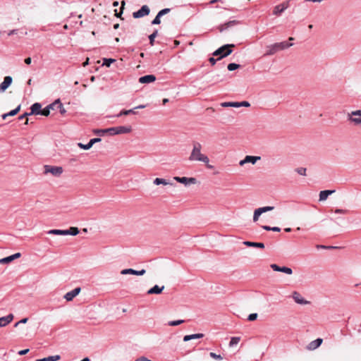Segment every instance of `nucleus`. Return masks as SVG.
I'll return each instance as SVG.
<instances>
[{
    "instance_id": "1",
    "label": "nucleus",
    "mask_w": 361,
    "mask_h": 361,
    "mask_svg": "<svg viewBox=\"0 0 361 361\" xmlns=\"http://www.w3.org/2000/svg\"><path fill=\"white\" fill-rule=\"evenodd\" d=\"M202 145L198 142H194L192 143V149L189 157V160L191 161H201L206 164L207 169H212L214 168L212 165H209V157L202 154Z\"/></svg>"
},
{
    "instance_id": "2",
    "label": "nucleus",
    "mask_w": 361,
    "mask_h": 361,
    "mask_svg": "<svg viewBox=\"0 0 361 361\" xmlns=\"http://www.w3.org/2000/svg\"><path fill=\"white\" fill-rule=\"evenodd\" d=\"M132 128L130 126H117L102 130V133H108L111 135L126 134L130 133Z\"/></svg>"
},
{
    "instance_id": "3",
    "label": "nucleus",
    "mask_w": 361,
    "mask_h": 361,
    "mask_svg": "<svg viewBox=\"0 0 361 361\" xmlns=\"http://www.w3.org/2000/svg\"><path fill=\"white\" fill-rule=\"evenodd\" d=\"M234 47V44L224 45V46L221 47L220 48H219L218 49H216L213 53V55L219 56V57L218 58V59H221L226 57V56H228L229 54H231L232 53L231 47Z\"/></svg>"
},
{
    "instance_id": "4",
    "label": "nucleus",
    "mask_w": 361,
    "mask_h": 361,
    "mask_svg": "<svg viewBox=\"0 0 361 361\" xmlns=\"http://www.w3.org/2000/svg\"><path fill=\"white\" fill-rule=\"evenodd\" d=\"M348 120L355 126H361V110H356L348 113Z\"/></svg>"
},
{
    "instance_id": "5",
    "label": "nucleus",
    "mask_w": 361,
    "mask_h": 361,
    "mask_svg": "<svg viewBox=\"0 0 361 361\" xmlns=\"http://www.w3.org/2000/svg\"><path fill=\"white\" fill-rule=\"evenodd\" d=\"M44 168V173L45 174L51 173V175L56 177L60 176L63 171V168L61 166H53L49 165H45Z\"/></svg>"
},
{
    "instance_id": "6",
    "label": "nucleus",
    "mask_w": 361,
    "mask_h": 361,
    "mask_svg": "<svg viewBox=\"0 0 361 361\" xmlns=\"http://www.w3.org/2000/svg\"><path fill=\"white\" fill-rule=\"evenodd\" d=\"M150 13V9L147 5H144L137 11L133 13L134 18H140L148 16Z\"/></svg>"
},
{
    "instance_id": "7",
    "label": "nucleus",
    "mask_w": 361,
    "mask_h": 361,
    "mask_svg": "<svg viewBox=\"0 0 361 361\" xmlns=\"http://www.w3.org/2000/svg\"><path fill=\"white\" fill-rule=\"evenodd\" d=\"M289 7V1L283 2L274 8L273 14L280 16L286 9Z\"/></svg>"
},
{
    "instance_id": "8",
    "label": "nucleus",
    "mask_w": 361,
    "mask_h": 361,
    "mask_svg": "<svg viewBox=\"0 0 361 361\" xmlns=\"http://www.w3.org/2000/svg\"><path fill=\"white\" fill-rule=\"evenodd\" d=\"M261 157L258 156H250L247 155L243 160L240 161V166H243L247 163H251L255 164L258 160H260Z\"/></svg>"
},
{
    "instance_id": "9",
    "label": "nucleus",
    "mask_w": 361,
    "mask_h": 361,
    "mask_svg": "<svg viewBox=\"0 0 361 361\" xmlns=\"http://www.w3.org/2000/svg\"><path fill=\"white\" fill-rule=\"evenodd\" d=\"M173 178L177 182L185 184V185H189V184H195V183H196V181H197L196 178H195L175 176Z\"/></svg>"
},
{
    "instance_id": "10",
    "label": "nucleus",
    "mask_w": 361,
    "mask_h": 361,
    "mask_svg": "<svg viewBox=\"0 0 361 361\" xmlns=\"http://www.w3.org/2000/svg\"><path fill=\"white\" fill-rule=\"evenodd\" d=\"M81 288H75L73 290L66 293L64 295V298L67 301H71L73 300L75 297H76L80 292Z\"/></svg>"
},
{
    "instance_id": "11",
    "label": "nucleus",
    "mask_w": 361,
    "mask_h": 361,
    "mask_svg": "<svg viewBox=\"0 0 361 361\" xmlns=\"http://www.w3.org/2000/svg\"><path fill=\"white\" fill-rule=\"evenodd\" d=\"M292 298L294 301L300 305H307L309 303V301L306 300L302 298V296L297 291H294L292 294Z\"/></svg>"
},
{
    "instance_id": "12",
    "label": "nucleus",
    "mask_w": 361,
    "mask_h": 361,
    "mask_svg": "<svg viewBox=\"0 0 361 361\" xmlns=\"http://www.w3.org/2000/svg\"><path fill=\"white\" fill-rule=\"evenodd\" d=\"M145 272H146V271L144 269H142L140 271H137V270H135L133 269H125L121 271V274L123 275L133 274V275H137V276H142L145 274Z\"/></svg>"
},
{
    "instance_id": "13",
    "label": "nucleus",
    "mask_w": 361,
    "mask_h": 361,
    "mask_svg": "<svg viewBox=\"0 0 361 361\" xmlns=\"http://www.w3.org/2000/svg\"><path fill=\"white\" fill-rule=\"evenodd\" d=\"M14 318L13 314H9L5 317H0V327H4L10 324Z\"/></svg>"
},
{
    "instance_id": "14",
    "label": "nucleus",
    "mask_w": 361,
    "mask_h": 361,
    "mask_svg": "<svg viewBox=\"0 0 361 361\" xmlns=\"http://www.w3.org/2000/svg\"><path fill=\"white\" fill-rule=\"evenodd\" d=\"M280 51L278 47L277 43H274L269 46L267 47V51L264 54V56H271L276 54L277 51Z\"/></svg>"
},
{
    "instance_id": "15",
    "label": "nucleus",
    "mask_w": 361,
    "mask_h": 361,
    "mask_svg": "<svg viewBox=\"0 0 361 361\" xmlns=\"http://www.w3.org/2000/svg\"><path fill=\"white\" fill-rule=\"evenodd\" d=\"M12 80L11 76H6L4 81L0 84V92H4L11 85Z\"/></svg>"
},
{
    "instance_id": "16",
    "label": "nucleus",
    "mask_w": 361,
    "mask_h": 361,
    "mask_svg": "<svg viewBox=\"0 0 361 361\" xmlns=\"http://www.w3.org/2000/svg\"><path fill=\"white\" fill-rule=\"evenodd\" d=\"M238 23V21H237V20H230V21H228L227 23H225L224 24L220 25L218 27V29H219V32H222L223 31L227 30L230 27L235 25Z\"/></svg>"
},
{
    "instance_id": "17",
    "label": "nucleus",
    "mask_w": 361,
    "mask_h": 361,
    "mask_svg": "<svg viewBox=\"0 0 361 361\" xmlns=\"http://www.w3.org/2000/svg\"><path fill=\"white\" fill-rule=\"evenodd\" d=\"M21 256V254L20 252L15 253L14 255H12L11 256L0 259V264H7L13 260L19 258Z\"/></svg>"
},
{
    "instance_id": "18",
    "label": "nucleus",
    "mask_w": 361,
    "mask_h": 361,
    "mask_svg": "<svg viewBox=\"0 0 361 361\" xmlns=\"http://www.w3.org/2000/svg\"><path fill=\"white\" fill-rule=\"evenodd\" d=\"M156 77L154 75H147L139 78L140 83H150L155 81Z\"/></svg>"
},
{
    "instance_id": "19",
    "label": "nucleus",
    "mask_w": 361,
    "mask_h": 361,
    "mask_svg": "<svg viewBox=\"0 0 361 361\" xmlns=\"http://www.w3.org/2000/svg\"><path fill=\"white\" fill-rule=\"evenodd\" d=\"M41 104L39 103H35L31 106V111L29 113L30 115L35 114L39 115L41 112Z\"/></svg>"
},
{
    "instance_id": "20",
    "label": "nucleus",
    "mask_w": 361,
    "mask_h": 361,
    "mask_svg": "<svg viewBox=\"0 0 361 361\" xmlns=\"http://www.w3.org/2000/svg\"><path fill=\"white\" fill-rule=\"evenodd\" d=\"M323 340L322 338H317L316 340L310 343L308 345L309 350H315L322 343Z\"/></svg>"
},
{
    "instance_id": "21",
    "label": "nucleus",
    "mask_w": 361,
    "mask_h": 361,
    "mask_svg": "<svg viewBox=\"0 0 361 361\" xmlns=\"http://www.w3.org/2000/svg\"><path fill=\"white\" fill-rule=\"evenodd\" d=\"M164 289V286L159 287V286L155 285L154 286L148 290L147 294H160Z\"/></svg>"
},
{
    "instance_id": "22",
    "label": "nucleus",
    "mask_w": 361,
    "mask_h": 361,
    "mask_svg": "<svg viewBox=\"0 0 361 361\" xmlns=\"http://www.w3.org/2000/svg\"><path fill=\"white\" fill-rule=\"evenodd\" d=\"M334 192V190H322L319 192V201H324L327 199L329 195Z\"/></svg>"
},
{
    "instance_id": "23",
    "label": "nucleus",
    "mask_w": 361,
    "mask_h": 361,
    "mask_svg": "<svg viewBox=\"0 0 361 361\" xmlns=\"http://www.w3.org/2000/svg\"><path fill=\"white\" fill-rule=\"evenodd\" d=\"M55 108V104L54 102L49 105H48L47 107H45L43 109H41V112L39 115H43L45 116H47L50 114V109H54Z\"/></svg>"
},
{
    "instance_id": "24",
    "label": "nucleus",
    "mask_w": 361,
    "mask_h": 361,
    "mask_svg": "<svg viewBox=\"0 0 361 361\" xmlns=\"http://www.w3.org/2000/svg\"><path fill=\"white\" fill-rule=\"evenodd\" d=\"M243 244L248 247H258V248H264V244L262 243L245 241V242H243Z\"/></svg>"
},
{
    "instance_id": "25",
    "label": "nucleus",
    "mask_w": 361,
    "mask_h": 361,
    "mask_svg": "<svg viewBox=\"0 0 361 361\" xmlns=\"http://www.w3.org/2000/svg\"><path fill=\"white\" fill-rule=\"evenodd\" d=\"M204 336L203 334H190V335H186L183 337L184 341H188L192 339H196V338H201Z\"/></svg>"
},
{
    "instance_id": "26",
    "label": "nucleus",
    "mask_w": 361,
    "mask_h": 361,
    "mask_svg": "<svg viewBox=\"0 0 361 361\" xmlns=\"http://www.w3.org/2000/svg\"><path fill=\"white\" fill-rule=\"evenodd\" d=\"M48 234L66 235V230L51 229L47 232Z\"/></svg>"
},
{
    "instance_id": "27",
    "label": "nucleus",
    "mask_w": 361,
    "mask_h": 361,
    "mask_svg": "<svg viewBox=\"0 0 361 361\" xmlns=\"http://www.w3.org/2000/svg\"><path fill=\"white\" fill-rule=\"evenodd\" d=\"M20 110V105H18L15 109L5 114L2 116L3 118L5 119L7 116H13L16 115Z\"/></svg>"
},
{
    "instance_id": "28",
    "label": "nucleus",
    "mask_w": 361,
    "mask_h": 361,
    "mask_svg": "<svg viewBox=\"0 0 361 361\" xmlns=\"http://www.w3.org/2000/svg\"><path fill=\"white\" fill-rule=\"evenodd\" d=\"M54 104H55V107L59 109V111L61 114H64L66 111L64 109L63 104L61 102L60 99H56Z\"/></svg>"
},
{
    "instance_id": "29",
    "label": "nucleus",
    "mask_w": 361,
    "mask_h": 361,
    "mask_svg": "<svg viewBox=\"0 0 361 361\" xmlns=\"http://www.w3.org/2000/svg\"><path fill=\"white\" fill-rule=\"evenodd\" d=\"M277 44L280 51L288 49L293 46L292 43H288L287 42H278Z\"/></svg>"
},
{
    "instance_id": "30",
    "label": "nucleus",
    "mask_w": 361,
    "mask_h": 361,
    "mask_svg": "<svg viewBox=\"0 0 361 361\" xmlns=\"http://www.w3.org/2000/svg\"><path fill=\"white\" fill-rule=\"evenodd\" d=\"M59 359H60V356L56 355H53V356H49L47 357H44L42 359H38V360H36L35 361H57Z\"/></svg>"
},
{
    "instance_id": "31",
    "label": "nucleus",
    "mask_w": 361,
    "mask_h": 361,
    "mask_svg": "<svg viewBox=\"0 0 361 361\" xmlns=\"http://www.w3.org/2000/svg\"><path fill=\"white\" fill-rule=\"evenodd\" d=\"M66 235H76L79 233V229L77 227H70L68 229L66 230Z\"/></svg>"
},
{
    "instance_id": "32",
    "label": "nucleus",
    "mask_w": 361,
    "mask_h": 361,
    "mask_svg": "<svg viewBox=\"0 0 361 361\" xmlns=\"http://www.w3.org/2000/svg\"><path fill=\"white\" fill-rule=\"evenodd\" d=\"M154 184V185H169V183L166 180V179H164V178H157L154 180L153 181Z\"/></svg>"
},
{
    "instance_id": "33",
    "label": "nucleus",
    "mask_w": 361,
    "mask_h": 361,
    "mask_svg": "<svg viewBox=\"0 0 361 361\" xmlns=\"http://www.w3.org/2000/svg\"><path fill=\"white\" fill-rule=\"evenodd\" d=\"M130 114H135L136 112L135 111V109H129V110H122L118 115H116L117 117H119L123 115H128Z\"/></svg>"
},
{
    "instance_id": "34",
    "label": "nucleus",
    "mask_w": 361,
    "mask_h": 361,
    "mask_svg": "<svg viewBox=\"0 0 361 361\" xmlns=\"http://www.w3.org/2000/svg\"><path fill=\"white\" fill-rule=\"evenodd\" d=\"M240 337H237V336L232 337L231 338V341H230V343H229V346L230 347H233L234 345H238V343L240 342Z\"/></svg>"
},
{
    "instance_id": "35",
    "label": "nucleus",
    "mask_w": 361,
    "mask_h": 361,
    "mask_svg": "<svg viewBox=\"0 0 361 361\" xmlns=\"http://www.w3.org/2000/svg\"><path fill=\"white\" fill-rule=\"evenodd\" d=\"M262 228L265 231H272L275 232H279L281 231V228L277 226L271 227L269 226H262Z\"/></svg>"
},
{
    "instance_id": "36",
    "label": "nucleus",
    "mask_w": 361,
    "mask_h": 361,
    "mask_svg": "<svg viewBox=\"0 0 361 361\" xmlns=\"http://www.w3.org/2000/svg\"><path fill=\"white\" fill-rule=\"evenodd\" d=\"M158 31L155 30L152 34L149 36V44L153 46L155 37L157 36Z\"/></svg>"
},
{
    "instance_id": "37",
    "label": "nucleus",
    "mask_w": 361,
    "mask_h": 361,
    "mask_svg": "<svg viewBox=\"0 0 361 361\" xmlns=\"http://www.w3.org/2000/svg\"><path fill=\"white\" fill-rule=\"evenodd\" d=\"M239 67H240L239 64H237V63H229L228 65L227 68H228V71H235V70L238 69Z\"/></svg>"
},
{
    "instance_id": "38",
    "label": "nucleus",
    "mask_w": 361,
    "mask_h": 361,
    "mask_svg": "<svg viewBox=\"0 0 361 361\" xmlns=\"http://www.w3.org/2000/svg\"><path fill=\"white\" fill-rule=\"evenodd\" d=\"M78 145L80 148H81L82 149H85V150L89 149L92 147V144H90V142L87 144H82V143L80 142L78 144Z\"/></svg>"
},
{
    "instance_id": "39",
    "label": "nucleus",
    "mask_w": 361,
    "mask_h": 361,
    "mask_svg": "<svg viewBox=\"0 0 361 361\" xmlns=\"http://www.w3.org/2000/svg\"><path fill=\"white\" fill-rule=\"evenodd\" d=\"M258 209L259 210L261 214H262V213H264L267 212L272 211L274 209V207L267 206V207H259V208H258Z\"/></svg>"
},
{
    "instance_id": "40",
    "label": "nucleus",
    "mask_w": 361,
    "mask_h": 361,
    "mask_svg": "<svg viewBox=\"0 0 361 361\" xmlns=\"http://www.w3.org/2000/svg\"><path fill=\"white\" fill-rule=\"evenodd\" d=\"M280 272H283L286 274L290 275L293 274V270L287 267H281Z\"/></svg>"
},
{
    "instance_id": "41",
    "label": "nucleus",
    "mask_w": 361,
    "mask_h": 361,
    "mask_svg": "<svg viewBox=\"0 0 361 361\" xmlns=\"http://www.w3.org/2000/svg\"><path fill=\"white\" fill-rule=\"evenodd\" d=\"M103 66H106L109 67L112 63L115 61V59H104L103 60Z\"/></svg>"
},
{
    "instance_id": "42",
    "label": "nucleus",
    "mask_w": 361,
    "mask_h": 361,
    "mask_svg": "<svg viewBox=\"0 0 361 361\" xmlns=\"http://www.w3.org/2000/svg\"><path fill=\"white\" fill-rule=\"evenodd\" d=\"M184 322V320L183 319H179V320H175V321H170L169 322V326H178V325H180L181 324H183Z\"/></svg>"
},
{
    "instance_id": "43",
    "label": "nucleus",
    "mask_w": 361,
    "mask_h": 361,
    "mask_svg": "<svg viewBox=\"0 0 361 361\" xmlns=\"http://www.w3.org/2000/svg\"><path fill=\"white\" fill-rule=\"evenodd\" d=\"M261 214H261V212H259V210L258 209H255V212H254V215H253V221L255 222L258 221L259 217V216Z\"/></svg>"
},
{
    "instance_id": "44",
    "label": "nucleus",
    "mask_w": 361,
    "mask_h": 361,
    "mask_svg": "<svg viewBox=\"0 0 361 361\" xmlns=\"http://www.w3.org/2000/svg\"><path fill=\"white\" fill-rule=\"evenodd\" d=\"M161 16H159V13H157V16L154 18V19L152 21V25H159L161 23L160 18Z\"/></svg>"
},
{
    "instance_id": "45",
    "label": "nucleus",
    "mask_w": 361,
    "mask_h": 361,
    "mask_svg": "<svg viewBox=\"0 0 361 361\" xmlns=\"http://www.w3.org/2000/svg\"><path fill=\"white\" fill-rule=\"evenodd\" d=\"M296 172L301 176H306V169L303 167L295 169Z\"/></svg>"
},
{
    "instance_id": "46",
    "label": "nucleus",
    "mask_w": 361,
    "mask_h": 361,
    "mask_svg": "<svg viewBox=\"0 0 361 361\" xmlns=\"http://www.w3.org/2000/svg\"><path fill=\"white\" fill-rule=\"evenodd\" d=\"M210 357L215 359V360H221L223 359V357H221V355H217L215 353H210L209 354Z\"/></svg>"
},
{
    "instance_id": "47",
    "label": "nucleus",
    "mask_w": 361,
    "mask_h": 361,
    "mask_svg": "<svg viewBox=\"0 0 361 361\" xmlns=\"http://www.w3.org/2000/svg\"><path fill=\"white\" fill-rule=\"evenodd\" d=\"M334 213L345 214L348 213V210H347V209H336L334 210Z\"/></svg>"
},
{
    "instance_id": "48",
    "label": "nucleus",
    "mask_w": 361,
    "mask_h": 361,
    "mask_svg": "<svg viewBox=\"0 0 361 361\" xmlns=\"http://www.w3.org/2000/svg\"><path fill=\"white\" fill-rule=\"evenodd\" d=\"M171 9L170 8H164L162 10H161L160 11H159V16H163L165 14H167L170 12Z\"/></svg>"
},
{
    "instance_id": "49",
    "label": "nucleus",
    "mask_w": 361,
    "mask_h": 361,
    "mask_svg": "<svg viewBox=\"0 0 361 361\" xmlns=\"http://www.w3.org/2000/svg\"><path fill=\"white\" fill-rule=\"evenodd\" d=\"M257 318V313H252L249 314L247 319L249 321H254Z\"/></svg>"
},
{
    "instance_id": "50",
    "label": "nucleus",
    "mask_w": 361,
    "mask_h": 361,
    "mask_svg": "<svg viewBox=\"0 0 361 361\" xmlns=\"http://www.w3.org/2000/svg\"><path fill=\"white\" fill-rule=\"evenodd\" d=\"M270 267L275 271H281V267H279V266H278L276 264H271Z\"/></svg>"
},
{
    "instance_id": "51",
    "label": "nucleus",
    "mask_w": 361,
    "mask_h": 361,
    "mask_svg": "<svg viewBox=\"0 0 361 361\" xmlns=\"http://www.w3.org/2000/svg\"><path fill=\"white\" fill-rule=\"evenodd\" d=\"M30 116L29 113H25L24 114L19 116V120H23L24 118H26L25 124H27L28 119L27 118V116Z\"/></svg>"
},
{
    "instance_id": "52",
    "label": "nucleus",
    "mask_w": 361,
    "mask_h": 361,
    "mask_svg": "<svg viewBox=\"0 0 361 361\" xmlns=\"http://www.w3.org/2000/svg\"><path fill=\"white\" fill-rule=\"evenodd\" d=\"M100 141H101L100 138H92L90 140V144H92V145H93L94 143L99 142Z\"/></svg>"
},
{
    "instance_id": "53",
    "label": "nucleus",
    "mask_w": 361,
    "mask_h": 361,
    "mask_svg": "<svg viewBox=\"0 0 361 361\" xmlns=\"http://www.w3.org/2000/svg\"><path fill=\"white\" fill-rule=\"evenodd\" d=\"M240 106H245V107L250 106V103L248 102H245V101L240 102Z\"/></svg>"
},
{
    "instance_id": "54",
    "label": "nucleus",
    "mask_w": 361,
    "mask_h": 361,
    "mask_svg": "<svg viewBox=\"0 0 361 361\" xmlns=\"http://www.w3.org/2000/svg\"><path fill=\"white\" fill-rule=\"evenodd\" d=\"M28 352H29V349H25V350H22L19 351L18 354L20 355H23L27 354Z\"/></svg>"
},
{
    "instance_id": "55",
    "label": "nucleus",
    "mask_w": 361,
    "mask_h": 361,
    "mask_svg": "<svg viewBox=\"0 0 361 361\" xmlns=\"http://www.w3.org/2000/svg\"><path fill=\"white\" fill-rule=\"evenodd\" d=\"M232 102H224L221 104V106L224 107H231Z\"/></svg>"
},
{
    "instance_id": "56",
    "label": "nucleus",
    "mask_w": 361,
    "mask_h": 361,
    "mask_svg": "<svg viewBox=\"0 0 361 361\" xmlns=\"http://www.w3.org/2000/svg\"><path fill=\"white\" fill-rule=\"evenodd\" d=\"M217 60H219V59H214L213 57H211V58H209V62H210V63H211V64H212V65H213V66L216 63V61Z\"/></svg>"
},
{
    "instance_id": "57",
    "label": "nucleus",
    "mask_w": 361,
    "mask_h": 361,
    "mask_svg": "<svg viewBox=\"0 0 361 361\" xmlns=\"http://www.w3.org/2000/svg\"><path fill=\"white\" fill-rule=\"evenodd\" d=\"M231 107H240V102H232Z\"/></svg>"
},
{
    "instance_id": "58",
    "label": "nucleus",
    "mask_w": 361,
    "mask_h": 361,
    "mask_svg": "<svg viewBox=\"0 0 361 361\" xmlns=\"http://www.w3.org/2000/svg\"><path fill=\"white\" fill-rule=\"evenodd\" d=\"M317 248H321V249L334 248V247H327V246H325V245H317Z\"/></svg>"
},
{
    "instance_id": "59",
    "label": "nucleus",
    "mask_w": 361,
    "mask_h": 361,
    "mask_svg": "<svg viewBox=\"0 0 361 361\" xmlns=\"http://www.w3.org/2000/svg\"><path fill=\"white\" fill-rule=\"evenodd\" d=\"M31 61H32V59L30 57H28V58H26L25 59V63L27 65L30 64L31 63Z\"/></svg>"
},
{
    "instance_id": "60",
    "label": "nucleus",
    "mask_w": 361,
    "mask_h": 361,
    "mask_svg": "<svg viewBox=\"0 0 361 361\" xmlns=\"http://www.w3.org/2000/svg\"><path fill=\"white\" fill-rule=\"evenodd\" d=\"M17 30H10L8 33V35L11 36L12 35H14V34H16L17 33Z\"/></svg>"
},
{
    "instance_id": "61",
    "label": "nucleus",
    "mask_w": 361,
    "mask_h": 361,
    "mask_svg": "<svg viewBox=\"0 0 361 361\" xmlns=\"http://www.w3.org/2000/svg\"><path fill=\"white\" fill-rule=\"evenodd\" d=\"M28 319L27 318H23L21 320L18 322L19 324H25L27 323Z\"/></svg>"
},
{
    "instance_id": "62",
    "label": "nucleus",
    "mask_w": 361,
    "mask_h": 361,
    "mask_svg": "<svg viewBox=\"0 0 361 361\" xmlns=\"http://www.w3.org/2000/svg\"><path fill=\"white\" fill-rule=\"evenodd\" d=\"M145 106H146L145 105H139V106L135 107L134 109H144V108H145Z\"/></svg>"
},
{
    "instance_id": "63",
    "label": "nucleus",
    "mask_w": 361,
    "mask_h": 361,
    "mask_svg": "<svg viewBox=\"0 0 361 361\" xmlns=\"http://www.w3.org/2000/svg\"><path fill=\"white\" fill-rule=\"evenodd\" d=\"M102 129L97 130L94 131V133H97V134H104L105 133H102Z\"/></svg>"
},
{
    "instance_id": "64",
    "label": "nucleus",
    "mask_w": 361,
    "mask_h": 361,
    "mask_svg": "<svg viewBox=\"0 0 361 361\" xmlns=\"http://www.w3.org/2000/svg\"><path fill=\"white\" fill-rule=\"evenodd\" d=\"M81 361H90V359L88 357H85Z\"/></svg>"
}]
</instances>
